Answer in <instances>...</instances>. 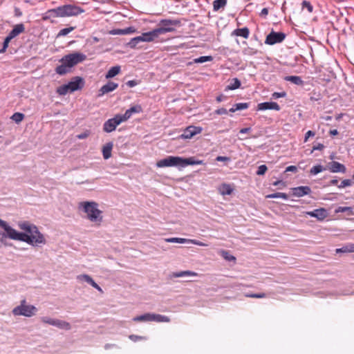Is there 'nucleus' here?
Wrapping results in <instances>:
<instances>
[{"instance_id": "1", "label": "nucleus", "mask_w": 354, "mask_h": 354, "mask_svg": "<svg viewBox=\"0 0 354 354\" xmlns=\"http://www.w3.org/2000/svg\"><path fill=\"white\" fill-rule=\"evenodd\" d=\"M18 227L26 233L17 232L8 224L5 228L4 239L9 238L12 240H17L25 242L32 246H41L46 243V240L38 227L29 221H19Z\"/></svg>"}, {"instance_id": "2", "label": "nucleus", "mask_w": 354, "mask_h": 354, "mask_svg": "<svg viewBox=\"0 0 354 354\" xmlns=\"http://www.w3.org/2000/svg\"><path fill=\"white\" fill-rule=\"evenodd\" d=\"M202 160H196L195 157H189L187 158L180 156H169L165 158L161 159L156 162L157 167H177L184 168L188 165H203Z\"/></svg>"}, {"instance_id": "3", "label": "nucleus", "mask_w": 354, "mask_h": 354, "mask_svg": "<svg viewBox=\"0 0 354 354\" xmlns=\"http://www.w3.org/2000/svg\"><path fill=\"white\" fill-rule=\"evenodd\" d=\"M86 58V56L82 53L75 52L68 54L59 60L62 64L55 68V72L59 75H66L71 72L73 66L82 62Z\"/></svg>"}, {"instance_id": "4", "label": "nucleus", "mask_w": 354, "mask_h": 354, "mask_svg": "<svg viewBox=\"0 0 354 354\" xmlns=\"http://www.w3.org/2000/svg\"><path fill=\"white\" fill-rule=\"evenodd\" d=\"M84 12V10L77 6L66 4L50 9L45 13L46 18L75 17Z\"/></svg>"}, {"instance_id": "5", "label": "nucleus", "mask_w": 354, "mask_h": 354, "mask_svg": "<svg viewBox=\"0 0 354 354\" xmlns=\"http://www.w3.org/2000/svg\"><path fill=\"white\" fill-rule=\"evenodd\" d=\"M98 204L94 201H86L80 203V208H82L86 213V218L93 223L100 225L102 221V212L98 208Z\"/></svg>"}, {"instance_id": "6", "label": "nucleus", "mask_w": 354, "mask_h": 354, "mask_svg": "<svg viewBox=\"0 0 354 354\" xmlns=\"http://www.w3.org/2000/svg\"><path fill=\"white\" fill-rule=\"evenodd\" d=\"M37 310V308L35 306L28 304L26 299H24L20 301V304L19 306L12 309V313L15 316L30 317L35 315Z\"/></svg>"}, {"instance_id": "7", "label": "nucleus", "mask_w": 354, "mask_h": 354, "mask_svg": "<svg viewBox=\"0 0 354 354\" xmlns=\"http://www.w3.org/2000/svg\"><path fill=\"white\" fill-rule=\"evenodd\" d=\"M181 22L179 19H163L160 20L156 30L160 35L167 32H172L176 30V27L180 26Z\"/></svg>"}, {"instance_id": "8", "label": "nucleus", "mask_w": 354, "mask_h": 354, "mask_svg": "<svg viewBox=\"0 0 354 354\" xmlns=\"http://www.w3.org/2000/svg\"><path fill=\"white\" fill-rule=\"evenodd\" d=\"M124 122L120 114L115 115L113 118L107 120L103 124V131L106 133L113 131L117 126Z\"/></svg>"}, {"instance_id": "9", "label": "nucleus", "mask_w": 354, "mask_h": 354, "mask_svg": "<svg viewBox=\"0 0 354 354\" xmlns=\"http://www.w3.org/2000/svg\"><path fill=\"white\" fill-rule=\"evenodd\" d=\"M286 37V35L282 32H274L272 30L266 37L265 44L274 45L282 42Z\"/></svg>"}, {"instance_id": "10", "label": "nucleus", "mask_w": 354, "mask_h": 354, "mask_svg": "<svg viewBox=\"0 0 354 354\" xmlns=\"http://www.w3.org/2000/svg\"><path fill=\"white\" fill-rule=\"evenodd\" d=\"M202 131L203 128L201 127L189 126L183 131L180 137L183 139H191L194 136L201 133Z\"/></svg>"}, {"instance_id": "11", "label": "nucleus", "mask_w": 354, "mask_h": 354, "mask_svg": "<svg viewBox=\"0 0 354 354\" xmlns=\"http://www.w3.org/2000/svg\"><path fill=\"white\" fill-rule=\"evenodd\" d=\"M84 80L82 77L76 76L72 78L71 81L68 83L70 92H74L82 89L84 86Z\"/></svg>"}, {"instance_id": "12", "label": "nucleus", "mask_w": 354, "mask_h": 354, "mask_svg": "<svg viewBox=\"0 0 354 354\" xmlns=\"http://www.w3.org/2000/svg\"><path fill=\"white\" fill-rule=\"evenodd\" d=\"M142 111L143 109L142 106L140 104H137L126 110L125 113L123 115H121V117L122 118V119H124V121H127L131 117L133 114L140 113Z\"/></svg>"}, {"instance_id": "13", "label": "nucleus", "mask_w": 354, "mask_h": 354, "mask_svg": "<svg viewBox=\"0 0 354 354\" xmlns=\"http://www.w3.org/2000/svg\"><path fill=\"white\" fill-rule=\"evenodd\" d=\"M328 168L332 173L340 172L344 174L346 171L345 165L336 161H332L329 162L328 165Z\"/></svg>"}, {"instance_id": "14", "label": "nucleus", "mask_w": 354, "mask_h": 354, "mask_svg": "<svg viewBox=\"0 0 354 354\" xmlns=\"http://www.w3.org/2000/svg\"><path fill=\"white\" fill-rule=\"evenodd\" d=\"M311 193V189L308 186H299L292 188V194L297 197H302Z\"/></svg>"}, {"instance_id": "15", "label": "nucleus", "mask_w": 354, "mask_h": 354, "mask_svg": "<svg viewBox=\"0 0 354 354\" xmlns=\"http://www.w3.org/2000/svg\"><path fill=\"white\" fill-rule=\"evenodd\" d=\"M258 110L265 111L268 109L279 111L281 109L280 106L274 102H265L259 103L257 106Z\"/></svg>"}, {"instance_id": "16", "label": "nucleus", "mask_w": 354, "mask_h": 354, "mask_svg": "<svg viewBox=\"0 0 354 354\" xmlns=\"http://www.w3.org/2000/svg\"><path fill=\"white\" fill-rule=\"evenodd\" d=\"M118 87V84L109 81L106 84L103 85L99 90V96L103 95L106 93L111 92Z\"/></svg>"}, {"instance_id": "17", "label": "nucleus", "mask_w": 354, "mask_h": 354, "mask_svg": "<svg viewBox=\"0 0 354 354\" xmlns=\"http://www.w3.org/2000/svg\"><path fill=\"white\" fill-rule=\"evenodd\" d=\"M159 36V34L156 30V28L147 32H143L141 35V40L142 42H150L153 41L156 38H157Z\"/></svg>"}, {"instance_id": "18", "label": "nucleus", "mask_w": 354, "mask_h": 354, "mask_svg": "<svg viewBox=\"0 0 354 354\" xmlns=\"http://www.w3.org/2000/svg\"><path fill=\"white\" fill-rule=\"evenodd\" d=\"M306 214L317 218L319 221L324 220L327 216V211L324 208L316 209L312 212H307Z\"/></svg>"}, {"instance_id": "19", "label": "nucleus", "mask_w": 354, "mask_h": 354, "mask_svg": "<svg viewBox=\"0 0 354 354\" xmlns=\"http://www.w3.org/2000/svg\"><path fill=\"white\" fill-rule=\"evenodd\" d=\"M24 31V25L23 24H18L13 27L12 30L8 33L7 37L12 40Z\"/></svg>"}, {"instance_id": "20", "label": "nucleus", "mask_w": 354, "mask_h": 354, "mask_svg": "<svg viewBox=\"0 0 354 354\" xmlns=\"http://www.w3.org/2000/svg\"><path fill=\"white\" fill-rule=\"evenodd\" d=\"M198 275H199L198 273L194 272V271L183 270V271H180V272H172L169 275V277H170V278H177V277H197Z\"/></svg>"}, {"instance_id": "21", "label": "nucleus", "mask_w": 354, "mask_h": 354, "mask_svg": "<svg viewBox=\"0 0 354 354\" xmlns=\"http://www.w3.org/2000/svg\"><path fill=\"white\" fill-rule=\"evenodd\" d=\"M113 147L112 142H107L102 147V156L105 160L109 159L111 156V151Z\"/></svg>"}, {"instance_id": "22", "label": "nucleus", "mask_w": 354, "mask_h": 354, "mask_svg": "<svg viewBox=\"0 0 354 354\" xmlns=\"http://www.w3.org/2000/svg\"><path fill=\"white\" fill-rule=\"evenodd\" d=\"M53 324V326H56L61 329H65L66 330H68L71 328L70 323L64 320L55 319V322Z\"/></svg>"}, {"instance_id": "23", "label": "nucleus", "mask_w": 354, "mask_h": 354, "mask_svg": "<svg viewBox=\"0 0 354 354\" xmlns=\"http://www.w3.org/2000/svg\"><path fill=\"white\" fill-rule=\"evenodd\" d=\"M219 192L221 195H230L233 192V188L230 184L223 183L218 188Z\"/></svg>"}, {"instance_id": "24", "label": "nucleus", "mask_w": 354, "mask_h": 354, "mask_svg": "<svg viewBox=\"0 0 354 354\" xmlns=\"http://www.w3.org/2000/svg\"><path fill=\"white\" fill-rule=\"evenodd\" d=\"M284 80L287 82H290L291 83L295 84V85H303L304 81L299 76L296 75H290V76H286L284 77Z\"/></svg>"}, {"instance_id": "25", "label": "nucleus", "mask_w": 354, "mask_h": 354, "mask_svg": "<svg viewBox=\"0 0 354 354\" xmlns=\"http://www.w3.org/2000/svg\"><path fill=\"white\" fill-rule=\"evenodd\" d=\"M121 71V67L120 66H115L109 68L108 72L106 73L105 77L106 79H110L115 75H118Z\"/></svg>"}, {"instance_id": "26", "label": "nucleus", "mask_w": 354, "mask_h": 354, "mask_svg": "<svg viewBox=\"0 0 354 354\" xmlns=\"http://www.w3.org/2000/svg\"><path fill=\"white\" fill-rule=\"evenodd\" d=\"M233 34L236 36H240L245 39H247L249 37L250 30L247 27L237 28L234 30Z\"/></svg>"}, {"instance_id": "27", "label": "nucleus", "mask_w": 354, "mask_h": 354, "mask_svg": "<svg viewBox=\"0 0 354 354\" xmlns=\"http://www.w3.org/2000/svg\"><path fill=\"white\" fill-rule=\"evenodd\" d=\"M354 252V243H348L336 249V253H349Z\"/></svg>"}, {"instance_id": "28", "label": "nucleus", "mask_w": 354, "mask_h": 354, "mask_svg": "<svg viewBox=\"0 0 354 354\" xmlns=\"http://www.w3.org/2000/svg\"><path fill=\"white\" fill-rule=\"evenodd\" d=\"M152 322H169L170 318L167 316L151 313Z\"/></svg>"}, {"instance_id": "29", "label": "nucleus", "mask_w": 354, "mask_h": 354, "mask_svg": "<svg viewBox=\"0 0 354 354\" xmlns=\"http://www.w3.org/2000/svg\"><path fill=\"white\" fill-rule=\"evenodd\" d=\"M133 322H152V318H151V313H145V314H143V315H139V316H136L135 317L133 318Z\"/></svg>"}, {"instance_id": "30", "label": "nucleus", "mask_w": 354, "mask_h": 354, "mask_svg": "<svg viewBox=\"0 0 354 354\" xmlns=\"http://www.w3.org/2000/svg\"><path fill=\"white\" fill-rule=\"evenodd\" d=\"M250 106V103L247 102H240L236 103L233 105V106L230 109V111L234 113L236 111L246 109Z\"/></svg>"}, {"instance_id": "31", "label": "nucleus", "mask_w": 354, "mask_h": 354, "mask_svg": "<svg viewBox=\"0 0 354 354\" xmlns=\"http://www.w3.org/2000/svg\"><path fill=\"white\" fill-rule=\"evenodd\" d=\"M241 81L238 78H234L232 80V82L226 86L225 90L228 91L237 89L241 86Z\"/></svg>"}, {"instance_id": "32", "label": "nucleus", "mask_w": 354, "mask_h": 354, "mask_svg": "<svg viewBox=\"0 0 354 354\" xmlns=\"http://www.w3.org/2000/svg\"><path fill=\"white\" fill-rule=\"evenodd\" d=\"M335 213H344L346 212L348 215H353V208L352 207H343V206H339L335 209Z\"/></svg>"}, {"instance_id": "33", "label": "nucleus", "mask_w": 354, "mask_h": 354, "mask_svg": "<svg viewBox=\"0 0 354 354\" xmlns=\"http://www.w3.org/2000/svg\"><path fill=\"white\" fill-rule=\"evenodd\" d=\"M221 254L222 257L227 261H236V257L232 255L228 251L222 250L221 251Z\"/></svg>"}, {"instance_id": "34", "label": "nucleus", "mask_w": 354, "mask_h": 354, "mask_svg": "<svg viewBox=\"0 0 354 354\" xmlns=\"http://www.w3.org/2000/svg\"><path fill=\"white\" fill-rule=\"evenodd\" d=\"M266 198H283L284 200H287L288 198V196L286 193L276 192V193H273V194H270L267 195Z\"/></svg>"}, {"instance_id": "35", "label": "nucleus", "mask_w": 354, "mask_h": 354, "mask_svg": "<svg viewBox=\"0 0 354 354\" xmlns=\"http://www.w3.org/2000/svg\"><path fill=\"white\" fill-rule=\"evenodd\" d=\"M165 242L167 243H188V239L183 238L172 237L165 239Z\"/></svg>"}, {"instance_id": "36", "label": "nucleus", "mask_w": 354, "mask_h": 354, "mask_svg": "<svg viewBox=\"0 0 354 354\" xmlns=\"http://www.w3.org/2000/svg\"><path fill=\"white\" fill-rule=\"evenodd\" d=\"M212 60L213 57L212 56H201L198 58L194 59L192 63L201 64L206 62H211Z\"/></svg>"}, {"instance_id": "37", "label": "nucleus", "mask_w": 354, "mask_h": 354, "mask_svg": "<svg viewBox=\"0 0 354 354\" xmlns=\"http://www.w3.org/2000/svg\"><path fill=\"white\" fill-rule=\"evenodd\" d=\"M142 42L141 40L140 35L134 38H132L128 43L127 46L131 48H135L137 45L140 43Z\"/></svg>"}, {"instance_id": "38", "label": "nucleus", "mask_w": 354, "mask_h": 354, "mask_svg": "<svg viewBox=\"0 0 354 354\" xmlns=\"http://www.w3.org/2000/svg\"><path fill=\"white\" fill-rule=\"evenodd\" d=\"M326 168L324 167V166L321 165H317L314 167H313L310 170V174L311 175H316L324 170H326Z\"/></svg>"}, {"instance_id": "39", "label": "nucleus", "mask_w": 354, "mask_h": 354, "mask_svg": "<svg viewBox=\"0 0 354 354\" xmlns=\"http://www.w3.org/2000/svg\"><path fill=\"white\" fill-rule=\"evenodd\" d=\"M227 4V0H215L213 2V7L214 10H218L224 7Z\"/></svg>"}, {"instance_id": "40", "label": "nucleus", "mask_w": 354, "mask_h": 354, "mask_svg": "<svg viewBox=\"0 0 354 354\" xmlns=\"http://www.w3.org/2000/svg\"><path fill=\"white\" fill-rule=\"evenodd\" d=\"M75 26H71V27H68V28H63L62 30H59V32H58L57 37H64V36H66L67 35L68 33H70L71 32H72L73 30H75Z\"/></svg>"}, {"instance_id": "41", "label": "nucleus", "mask_w": 354, "mask_h": 354, "mask_svg": "<svg viewBox=\"0 0 354 354\" xmlns=\"http://www.w3.org/2000/svg\"><path fill=\"white\" fill-rule=\"evenodd\" d=\"M24 114L19 113V112L15 113L11 116V119L17 124L21 122L24 120Z\"/></svg>"}, {"instance_id": "42", "label": "nucleus", "mask_w": 354, "mask_h": 354, "mask_svg": "<svg viewBox=\"0 0 354 354\" xmlns=\"http://www.w3.org/2000/svg\"><path fill=\"white\" fill-rule=\"evenodd\" d=\"M257 53H258V50L256 48H251V47H247L243 50V55H248V56H253V55H256Z\"/></svg>"}, {"instance_id": "43", "label": "nucleus", "mask_w": 354, "mask_h": 354, "mask_svg": "<svg viewBox=\"0 0 354 354\" xmlns=\"http://www.w3.org/2000/svg\"><path fill=\"white\" fill-rule=\"evenodd\" d=\"M68 91H70L69 86L67 84H64L57 88V92L60 95H66Z\"/></svg>"}, {"instance_id": "44", "label": "nucleus", "mask_w": 354, "mask_h": 354, "mask_svg": "<svg viewBox=\"0 0 354 354\" xmlns=\"http://www.w3.org/2000/svg\"><path fill=\"white\" fill-rule=\"evenodd\" d=\"M301 8L302 9H307L308 12L311 13L313 12V6H312V4L310 3V1H306V0H304L302 2H301Z\"/></svg>"}, {"instance_id": "45", "label": "nucleus", "mask_w": 354, "mask_h": 354, "mask_svg": "<svg viewBox=\"0 0 354 354\" xmlns=\"http://www.w3.org/2000/svg\"><path fill=\"white\" fill-rule=\"evenodd\" d=\"M77 279L81 281H84L90 285L93 281V279L89 275L86 274L78 275Z\"/></svg>"}, {"instance_id": "46", "label": "nucleus", "mask_w": 354, "mask_h": 354, "mask_svg": "<svg viewBox=\"0 0 354 354\" xmlns=\"http://www.w3.org/2000/svg\"><path fill=\"white\" fill-rule=\"evenodd\" d=\"M352 180L351 179L343 180L339 185H337L338 188L342 189L346 187H349L352 185Z\"/></svg>"}, {"instance_id": "47", "label": "nucleus", "mask_w": 354, "mask_h": 354, "mask_svg": "<svg viewBox=\"0 0 354 354\" xmlns=\"http://www.w3.org/2000/svg\"><path fill=\"white\" fill-rule=\"evenodd\" d=\"M268 170V167L266 165H261L258 167L257 171H256L257 175L262 176L265 174L266 171Z\"/></svg>"}, {"instance_id": "48", "label": "nucleus", "mask_w": 354, "mask_h": 354, "mask_svg": "<svg viewBox=\"0 0 354 354\" xmlns=\"http://www.w3.org/2000/svg\"><path fill=\"white\" fill-rule=\"evenodd\" d=\"M11 40L9 38H8L7 37L5 38L3 43V46L0 49V54L4 53L6 51V49L8 47L9 42Z\"/></svg>"}, {"instance_id": "49", "label": "nucleus", "mask_w": 354, "mask_h": 354, "mask_svg": "<svg viewBox=\"0 0 354 354\" xmlns=\"http://www.w3.org/2000/svg\"><path fill=\"white\" fill-rule=\"evenodd\" d=\"M41 320L43 323L48 324L49 325L53 326L55 319L50 318L49 317H42Z\"/></svg>"}, {"instance_id": "50", "label": "nucleus", "mask_w": 354, "mask_h": 354, "mask_svg": "<svg viewBox=\"0 0 354 354\" xmlns=\"http://www.w3.org/2000/svg\"><path fill=\"white\" fill-rule=\"evenodd\" d=\"M245 296L250 298H264L266 295L265 293H252L247 294Z\"/></svg>"}, {"instance_id": "51", "label": "nucleus", "mask_w": 354, "mask_h": 354, "mask_svg": "<svg viewBox=\"0 0 354 354\" xmlns=\"http://www.w3.org/2000/svg\"><path fill=\"white\" fill-rule=\"evenodd\" d=\"M129 338L132 340L133 342H137L138 340H143L146 339L147 338L144 336H140L136 335H130L129 336Z\"/></svg>"}, {"instance_id": "52", "label": "nucleus", "mask_w": 354, "mask_h": 354, "mask_svg": "<svg viewBox=\"0 0 354 354\" xmlns=\"http://www.w3.org/2000/svg\"><path fill=\"white\" fill-rule=\"evenodd\" d=\"M286 95V93L283 91V92H274L272 94V98L273 99H278L279 97H283Z\"/></svg>"}, {"instance_id": "53", "label": "nucleus", "mask_w": 354, "mask_h": 354, "mask_svg": "<svg viewBox=\"0 0 354 354\" xmlns=\"http://www.w3.org/2000/svg\"><path fill=\"white\" fill-rule=\"evenodd\" d=\"M89 135H90V131L88 130H86L84 132H83V133H82L80 134L77 135L76 137H77V139L83 140V139H85L87 137H88Z\"/></svg>"}, {"instance_id": "54", "label": "nucleus", "mask_w": 354, "mask_h": 354, "mask_svg": "<svg viewBox=\"0 0 354 354\" xmlns=\"http://www.w3.org/2000/svg\"><path fill=\"white\" fill-rule=\"evenodd\" d=\"M324 148V145L322 143H317V145H314L313 147V149L311 151V153H313L315 150H322Z\"/></svg>"}, {"instance_id": "55", "label": "nucleus", "mask_w": 354, "mask_h": 354, "mask_svg": "<svg viewBox=\"0 0 354 354\" xmlns=\"http://www.w3.org/2000/svg\"><path fill=\"white\" fill-rule=\"evenodd\" d=\"M139 84V82L138 80H129L128 82H127L126 84L129 86V87H133L136 85H138Z\"/></svg>"}, {"instance_id": "56", "label": "nucleus", "mask_w": 354, "mask_h": 354, "mask_svg": "<svg viewBox=\"0 0 354 354\" xmlns=\"http://www.w3.org/2000/svg\"><path fill=\"white\" fill-rule=\"evenodd\" d=\"M123 30L124 35H128L136 31V29L133 27H128L124 28Z\"/></svg>"}, {"instance_id": "57", "label": "nucleus", "mask_w": 354, "mask_h": 354, "mask_svg": "<svg viewBox=\"0 0 354 354\" xmlns=\"http://www.w3.org/2000/svg\"><path fill=\"white\" fill-rule=\"evenodd\" d=\"M215 113H216L218 115L227 114V111L225 108H220V109H216L215 111Z\"/></svg>"}, {"instance_id": "58", "label": "nucleus", "mask_w": 354, "mask_h": 354, "mask_svg": "<svg viewBox=\"0 0 354 354\" xmlns=\"http://www.w3.org/2000/svg\"><path fill=\"white\" fill-rule=\"evenodd\" d=\"M188 243H192L196 245H199V246H205L206 245V244L198 241V240H194V239H188Z\"/></svg>"}, {"instance_id": "59", "label": "nucleus", "mask_w": 354, "mask_h": 354, "mask_svg": "<svg viewBox=\"0 0 354 354\" xmlns=\"http://www.w3.org/2000/svg\"><path fill=\"white\" fill-rule=\"evenodd\" d=\"M315 134L314 131L310 130L308 131L305 134L304 142H306L309 137L314 136Z\"/></svg>"}, {"instance_id": "60", "label": "nucleus", "mask_w": 354, "mask_h": 354, "mask_svg": "<svg viewBox=\"0 0 354 354\" xmlns=\"http://www.w3.org/2000/svg\"><path fill=\"white\" fill-rule=\"evenodd\" d=\"M123 29H113L110 33L112 35H124Z\"/></svg>"}, {"instance_id": "61", "label": "nucleus", "mask_w": 354, "mask_h": 354, "mask_svg": "<svg viewBox=\"0 0 354 354\" xmlns=\"http://www.w3.org/2000/svg\"><path fill=\"white\" fill-rule=\"evenodd\" d=\"M297 171V168L296 166L290 165L286 167V172L287 171H292V172H296Z\"/></svg>"}, {"instance_id": "62", "label": "nucleus", "mask_w": 354, "mask_h": 354, "mask_svg": "<svg viewBox=\"0 0 354 354\" xmlns=\"http://www.w3.org/2000/svg\"><path fill=\"white\" fill-rule=\"evenodd\" d=\"M230 159L227 156H217L216 160L218 162L229 161Z\"/></svg>"}, {"instance_id": "63", "label": "nucleus", "mask_w": 354, "mask_h": 354, "mask_svg": "<svg viewBox=\"0 0 354 354\" xmlns=\"http://www.w3.org/2000/svg\"><path fill=\"white\" fill-rule=\"evenodd\" d=\"M268 14V9L267 8H264L261 10L260 12V16L266 17Z\"/></svg>"}, {"instance_id": "64", "label": "nucleus", "mask_w": 354, "mask_h": 354, "mask_svg": "<svg viewBox=\"0 0 354 354\" xmlns=\"http://www.w3.org/2000/svg\"><path fill=\"white\" fill-rule=\"evenodd\" d=\"M251 131L250 127L243 128L239 131L241 134L249 133Z\"/></svg>"}]
</instances>
